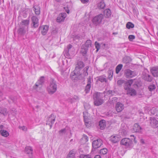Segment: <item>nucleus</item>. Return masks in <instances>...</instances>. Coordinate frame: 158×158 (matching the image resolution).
Instances as JSON below:
<instances>
[{"label":"nucleus","mask_w":158,"mask_h":158,"mask_svg":"<svg viewBox=\"0 0 158 158\" xmlns=\"http://www.w3.org/2000/svg\"><path fill=\"white\" fill-rule=\"evenodd\" d=\"M123 66V65L122 64H120L118 65L116 67L115 70L116 73L117 74H118L119 73L120 71L122 69Z\"/></svg>","instance_id":"f704fd0d"},{"label":"nucleus","mask_w":158,"mask_h":158,"mask_svg":"<svg viewBox=\"0 0 158 158\" xmlns=\"http://www.w3.org/2000/svg\"><path fill=\"white\" fill-rule=\"evenodd\" d=\"M0 133L2 136L4 137H7L9 135V133L6 130L2 129L0 131Z\"/></svg>","instance_id":"393cba45"},{"label":"nucleus","mask_w":158,"mask_h":158,"mask_svg":"<svg viewBox=\"0 0 158 158\" xmlns=\"http://www.w3.org/2000/svg\"><path fill=\"white\" fill-rule=\"evenodd\" d=\"M7 113L8 112L6 109L0 107V114L5 115L7 114Z\"/></svg>","instance_id":"2f4dec72"},{"label":"nucleus","mask_w":158,"mask_h":158,"mask_svg":"<svg viewBox=\"0 0 158 158\" xmlns=\"http://www.w3.org/2000/svg\"><path fill=\"white\" fill-rule=\"evenodd\" d=\"M121 129V133H123V135H125L127 134V130L125 129H123L122 128Z\"/></svg>","instance_id":"8fccbe9b"},{"label":"nucleus","mask_w":158,"mask_h":158,"mask_svg":"<svg viewBox=\"0 0 158 158\" xmlns=\"http://www.w3.org/2000/svg\"><path fill=\"white\" fill-rule=\"evenodd\" d=\"M104 15L105 17L109 18L111 16V14L110 10L108 9L105 10L104 11Z\"/></svg>","instance_id":"bb28decb"},{"label":"nucleus","mask_w":158,"mask_h":158,"mask_svg":"<svg viewBox=\"0 0 158 158\" xmlns=\"http://www.w3.org/2000/svg\"><path fill=\"white\" fill-rule=\"evenodd\" d=\"M79 99V97L75 95L71 99L73 102H75L78 101Z\"/></svg>","instance_id":"c03bdc74"},{"label":"nucleus","mask_w":158,"mask_h":158,"mask_svg":"<svg viewBox=\"0 0 158 158\" xmlns=\"http://www.w3.org/2000/svg\"><path fill=\"white\" fill-rule=\"evenodd\" d=\"M133 80L130 79L128 80L125 83L124 87V89L127 90V94L131 96H134L136 94V92L135 89L130 88L133 83Z\"/></svg>","instance_id":"f257e3e1"},{"label":"nucleus","mask_w":158,"mask_h":158,"mask_svg":"<svg viewBox=\"0 0 158 158\" xmlns=\"http://www.w3.org/2000/svg\"><path fill=\"white\" fill-rule=\"evenodd\" d=\"M131 136H133L134 137V136L133 135H131Z\"/></svg>","instance_id":"69168bd1"},{"label":"nucleus","mask_w":158,"mask_h":158,"mask_svg":"<svg viewBox=\"0 0 158 158\" xmlns=\"http://www.w3.org/2000/svg\"><path fill=\"white\" fill-rule=\"evenodd\" d=\"M112 92V91H108L107 92V94H111V93Z\"/></svg>","instance_id":"680f3d73"},{"label":"nucleus","mask_w":158,"mask_h":158,"mask_svg":"<svg viewBox=\"0 0 158 158\" xmlns=\"http://www.w3.org/2000/svg\"><path fill=\"white\" fill-rule=\"evenodd\" d=\"M79 75H81L80 72H78L77 70H76L75 69L74 71L71 73L70 75L71 78L72 79H74V78H75Z\"/></svg>","instance_id":"412c9836"},{"label":"nucleus","mask_w":158,"mask_h":158,"mask_svg":"<svg viewBox=\"0 0 158 158\" xmlns=\"http://www.w3.org/2000/svg\"><path fill=\"white\" fill-rule=\"evenodd\" d=\"M29 23V19L22 20L21 23V24L22 26H25V27H26L27 28H28Z\"/></svg>","instance_id":"c85d7f7f"},{"label":"nucleus","mask_w":158,"mask_h":158,"mask_svg":"<svg viewBox=\"0 0 158 158\" xmlns=\"http://www.w3.org/2000/svg\"><path fill=\"white\" fill-rule=\"evenodd\" d=\"M49 27L47 25H43L40 27V29L41 30L42 35H45L47 33Z\"/></svg>","instance_id":"2eb2a0df"},{"label":"nucleus","mask_w":158,"mask_h":158,"mask_svg":"<svg viewBox=\"0 0 158 158\" xmlns=\"http://www.w3.org/2000/svg\"><path fill=\"white\" fill-rule=\"evenodd\" d=\"M151 72L154 77H158V66L152 68L151 69Z\"/></svg>","instance_id":"f3484780"},{"label":"nucleus","mask_w":158,"mask_h":158,"mask_svg":"<svg viewBox=\"0 0 158 158\" xmlns=\"http://www.w3.org/2000/svg\"><path fill=\"white\" fill-rule=\"evenodd\" d=\"M75 152L73 150H71L67 156L66 158H74Z\"/></svg>","instance_id":"7c9ffc66"},{"label":"nucleus","mask_w":158,"mask_h":158,"mask_svg":"<svg viewBox=\"0 0 158 158\" xmlns=\"http://www.w3.org/2000/svg\"><path fill=\"white\" fill-rule=\"evenodd\" d=\"M57 86L56 81L54 79H52L48 86L47 90L49 94H52L55 93L57 90Z\"/></svg>","instance_id":"7ed1b4c3"},{"label":"nucleus","mask_w":158,"mask_h":158,"mask_svg":"<svg viewBox=\"0 0 158 158\" xmlns=\"http://www.w3.org/2000/svg\"><path fill=\"white\" fill-rule=\"evenodd\" d=\"M150 124L152 127L156 128L158 127V121L154 118H150Z\"/></svg>","instance_id":"9b49d317"},{"label":"nucleus","mask_w":158,"mask_h":158,"mask_svg":"<svg viewBox=\"0 0 158 158\" xmlns=\"http://www.w3.org/2000/svg\"><path fill=\"white\" fill-rule=\"evenodd\" d=\"M44 81V77H41L40 79L36 83L35 85L33 86V89L37 90H40L42 88Z\"/></svg>","instance_id":"20e7f679"},{"label":"nucleus","mask_w":158,"mask_h":158,"mask_svg":"<svg viewBox=\"0 0 158 158\" xmlns=\"http://www.w3.org/2000/svg\"><path fill=\"white\" fill-rule=\"evenodd\" d=\"M85 139L87 140V141H88L87 137V136H85Z\"/></svg>","instance_id":"e2e57ef3"},{"label":"nucleus","mask_w":158,"mask_h":158,"mask_svg":"<svg viewBox=\"0 0 158 158\" xmlns=\"http://www.w3.org/2000/svg\"><path fill=\"white\" fill-rule=\"evenodd\" d=\"M115 108L118 112H120L124 109V106L122 103L118 102L116 105Z\"/></svg>","instance_id":"a211bd4d"},{"label":"nucleus","mask_w":158,"mask_h":158,"mask_svg":"<svg viewBox=\"0 0 158 158\" xmlns=\"http://www.w3.org/2000/svg\"><path fill=\"white\" fill-rule=\"evenodd\" d=\"M108 73L109 74V75L108 77V78L109 80H111L113 77V70L111 69L109 70L108 71Z\"/></svg>","instance_id":"4c0bfd02"},{"label":"nucleus","mask_w":158,"mask_h":158,"mask_svg":"<svg viewBox=\"0 0 158 158\" xmlns=\"http://www.w3.org/2000/svg\"><path fill=\"white\" fill-rule=\"evenodd\" d=\"M135 36L133 35H130L128 36V39L130 41H132L133 40L135 39Z\"/></svg>","instance_id":"09e8293b"},{"label":"nucleus","mask_w":158,"mask_h":158,"mask_svg":"<svg viewBox=\"0 0 158 158\" xmlns=\"http://www.w3.org/2000/svg\"><path fill=\"white\" fill-rule=\"evenodd\" d=\"M66 128H65L59 131V134L60 135H63L66 132Z\"/></svg>","instance_id":"de8ad7c7"},{"label":"nucleus","mask_w":158,"mask_h":158,"mask_svg":"<svg viewBox=\"0 0 158 158\" xmlns=\"http://www.w3.org/2000/svg\"><path fill=\"white\" fill-rule=\"evenodd\" d=\"M117 98L116 97H114L112 98V103H114L115 102H116L117 100Z\"/></svg>","instance_id":"5fc2aeb1"},{"label":"nucleus","mask_w":158,"mask_h":158,"mask_svg":"<svg viewBox=\"0 0 158 158\" xmlns=\"http://www.w3.org/2000/svg\"><path fill=\"white\" fill-rule=\"evenodd\" d=\"M142 77L144 80L148 81L151 82L152 80V77L149 74L148 71L143 72Z\"/></svg>","instance_id":"1a4fd4ad"},{"label":"nucleus","mask_w":158,"mask_h":158,"mask_svg":"<svg viewBox=\"0 0 158 158\" xmlns=\"http://www.w3.org/2000/svg\"><path fill=\"white\" fill-rule=\"evenodd\" d=\"M148 88L150 91H152L155 89L156 87L155 85H149Z\"/></svg>","instance_id":"a18cd8bd"},{"label":"nucleus","mask_w":158,"mask_h":158,"mask_svg":"<svg viewBox=\"0 0 158 158\" xmlns=\"http://www.w3.org/2000/svg\"><path fill=\"white\" fill-rule=\"evenodd\" d=\"M123 81L121 80H119L118 81L117 84L118 85H121L123 83Z\"/></svg>","instance_id":"864d4df0"},{"label":"nucleus","mask_w":158,"mask_h":158,"mask_svg":"<svg viewBox=\"0 0 158 158\" xmlns=\"http://www.w3.org/2000/svg\"><path fill=\"white\" fill-rule=\"evenodd\" d=\"M4 98L3 97V94L0 91V101L3 100Z\"/></svg>","instance_id":"4d7b16f0"},{"label":"nucleus","mask_w":158,"mask_h":158,"mask_svg":"<svg viewBox=\"0 0 158 158\" xmlns=\"http://www.w3.org/2000/svg\"><path fill=\"white\" fill-rule=\"evenodd\" d=\"M4 126H3V125L0 124V129L2 130L4 128Z\"/></svg>","instance_id":"052dcab7"},{"label":"nucleus","mask_w":158,"mask_h":158,"mask_svg":"<svg viewBox=\"0 0 158 158\" xmlns=\"http://www.w3.org/2000/svg\"><path fill=\"white\" fill-rule=\"evenodd\" d=\"M9 98L14 103H16L17 99V98L16 97L11 96L9 97Z\"/></svg>","instance_id":"a19ab883"},{"label":"nucleus","mask_w":158,"mask_h":158,"mask_svg":"<svg viewBox=\"0 0 158 158\" xmlns=\"http://www.w3.org/2000/svg\"><path fill=\"white\" fill-rule=\"evenodd\" d=\"M55 118L56 116L53 114H52L48 118L46 124L49 125L50 129L52 128V125L55 121Z\"/></svg>","instance_id":"0eeeda50"},{"label":"nucleus","mask_w":158,"mask_h":158,"mask_svg":"<svg viewBox=\"0 0 158 158\" xmlns=\"http://www.w3.org/2000/svg\"><path fill=\"white\" fill-rule=\"evenodd\" d=\"M91 87V85L87 84L85 89V91L86 93H88Z\"/></svg>","instance_id":"49530a36"},{"label":"nucleus","mask_w":158,"mask_h":158,"mask_svg":"<svg viewBox=\"0 0 158 158\" xmlns=\"http://www.w3.org/2000/svg\"><path fill=\"white\" fill-rule=\"evenodd\" d=\"M26 31L27 29H26V28L22 26L20 27L19 29V33L20 35H23L26 32Z\"/></svg>","instance_id":"cd10ccee"},{"label":"nucleus","mask_w":158,"mask_h":158,"mask_svg":"<svg viewBox=\"0 0 158 158\" xmlns=\"http://www.w3.org/2000/svg\"><path fill=\"white\" fill-rule=\"evenodd\" d=\"M91 41L90 40H87L86 41L84 45H83L85 47L87 48L88 49V48L91 46Z\"/></svg>","instance_id":"c9c22d12"},{"label":"nucleus","mask_w":158,"mask_h":158,"mask_svg":"<svg viewBox=\"0 0 158 158\" xmlns=\"http://www.w3.org/2000/svg\"><path fill=\"white\" fill-rule=\"evenodd\" d=\"M83 117L84 119V121L85 122V124L87 127H89V126L88 125L89 123H88V116L89 115L88 113L86 111L83 112Z\"/></svg>","instance_id":"6ab92c4d"},{"label":"nucleus","mask_w":158,"mask_h":158,"mask_svg":"<svg viewBox=\"0 0 158 158\" xmlns=\"http://www.w3.org/2000/svg\"><path fill=\"white\" fill-rule=\"evenodd\" d=\"M33 149L31 147H26L25 148V152L27 154L30 155V158H32Z\"/></svg>","instance_id":"aec40b11"},{"label":"nucleus","mask_w":158,"mask_h":158,"mask_svg":"<svg viewBox=\"0 0 158 158\" xmlns=\"http://www.w3.org/2000/svg\"><path fill=\"white\" fill-rule=\"evenodd\" d=\"M124 75L127 78H131L136 76V74L134 71L129 69H127L124 71Z\"/></svg>","instance_id":"423d86ee"},{"label":"nucleus","mask_w":158,"mask_h":158,"mask_svg":"<svg viewBox=\"0 0 158 158\" xmlns=\"http://www.w3.org/2000/svg\"><path fill=\"white\" fill-rule=\"evenodd\" d=\"M107 152V150L106 148H104L101 149L100 151V153L102 155L106 154Z\"/></svg>","instance_id":"ea45409f"},{"label":"nucleus","mask_w":158,"mask_h":158,"mask_svg":"<svg viewBox=\"0 0 158 158\" xmlns=\"http://www.w3.org/2000/svg\"><path fill=\"white\" fill-rule=\"evenodd\" d=\"M105 96L104 94L96 92L94 94V104L96 106H99L102 104L104 101L103 98Z\"/></svg>","instance_id":"f03ea898"},{"label":"nucleus","mask_w":158,"mask_h":158,"mask_svg":"<svg viewBox=\"0 0 158 158\" xmlns=\"http://www.w3.org/2000/svg\"><path fill=\"white\" fill-rule=\"evenodd\" d=\"M95 48H96V51L98 52L99 49L100 48V45L97 42V41L95 42Z\"/></svg>","instance_id":"37998d69"},{"label":"nucleus","mask_w":158,"mask_h":158,"mask_svg":"<svg viewBox=\"0 0 158 158\" xmlns=\"http://www.w3.org/2000/svg\"><path fill=\"white\" fill-rule=\"evenodd\" d=\"M89 68L88 66L86 67L83 70V76L84 77L85 76H87L88 74L87 73V70Z\"/></svg>","instance_id":"58836bf2"},{"label":"nucleus","mask_w":158,"mask_h":158,"mask_svg":"<svg viewBox=\"0 0 158 158\" xmlns=\"http://www.w3.org/2000/svg\"><path fill=\"white\" fill-rule=\"evenodd\" d=\"M72 47V45L69 44L67 46V48L68 49V52H66L65 53V56L66 57H69V58H71V56H73L71 54H70L69 52V49H71Z\"/></svg>","instance_id":"b1692460"},{"label":"nucleus","mask_w":158,"mask_h":158,"mask_svg":"<svg viewBox=\"0 0 158 158\" xmlns=\"http://www.w3.org/2000/svg\"><path fill=\"white\" fill-rule=\"evenodd\" d=\"M102 144V142L100 139L94 140L92 143L93 147L95 149L99 148Z\"/></svg>","instance_id":"6e6552de"},{"label":"nucleus","mask_w":158,"mask_h":158,"mask_svg":"<svg viewBox=\"0 0 158 158\" xmlns=\"http://www.w3.org/2000/svg\"><path fill=\"white\" fill-rule=\"evenodd\" d=\"M94 158H101V157L100 155H97L95 156Z\"/></svg>","instance_id":"bf43d9fd"},{"label":"nucleus","mask_w":158,"mask_h":158,"mask_svg":"<svg viewBox=\"0 0 158 158\" xmlns=\"http://www.w3.org/2000/svg\"><path fill=\"white\" fill-rule=\"evenodd\" d=\"M103 18V16L102 14H99L93 18L92 22L94 24L97 26L102 23Z\"/></svg>","instance_id":"39448f33"},{"label":"nucleus","mask_w":158,"mask_h":158,"mask_svg":"<svg viewBox=\"0 0 158 158\" xmlns=\"http://www.w3.org/2000/svg\"><path fill=\"white\" fill-rule=\"evenodd\" d=\"M66 17V14L65 13H62L60 14L56 19V21L57 22H60L64 21L65 18Z\"/></svg>","instance_id":"f8f14e48"},{"label":"nucleus","mask_w":158,"mask_h":158,"mask_svg":"<svg viewBox=\"0 0 158 158\" xmlns=\"http://www.w3.org/2000/svg\"><path fill=\"white\" fill-rule=\"evenodd\" d=\"M80 158H92L91 155H81L80 156Z\"/></svg>","instance_id":"79ce46f5"},{"label":"nucleus","mask_w":158,"mask_h":158,"mask_svg":"<svg viewBox=\"0 0 158 158\" xmlns=\"http://www.w3.org/2000/svg\"><path fill=\"white\" fill-rule=\"evenodd\" d=\"M134 86H137V85H136V84H135V85H133Z\"/></svg>","instance_id":"0e129e2a"},{"label":"nucleus","mask_w":158,"mask_h":158,"mask_svg":"<svg viewBox=\"0 0 158 158\" xmlns=\"http://www.w3.org/2000/svg\"><path fill=\"white\" fill-rule=\"evenodd\" d=\"M32 23L33 24V27L34 28H36L39 26L38 19L35 16H32L31 18Z\"/></svg>","instance_id":"ddd939ff"},{"label":"nucleus","mask_w":158,"mask_h":158,"mask_svg":"<svg viewBox=\"0 0 158 158\" xmlns=\"http://www.w3.org/2000/svg\"><path fill=\"white\" fill-rule=\"evenodd\" d=\"M84 66V64L83 62L81 61H78L77 64H76L75 67V70H77L78 72H80L81 69Z\"/></svg>","instance_id":"dca6fc26"},{"label":"nucleus","mask_w":158,"mask_h":158,"mask_svg":"<svg viewBox=\"0 0 158 158\" xmlns=\"http://www.w3.org/2000/svg\"><path fill=\"white\" fill-rule=\"evenodd\" d=\"M99 126L100 129L101 130L103 129L106 126L105 121L104 120H102L100 121Z\"/></svg>","instance_id":"c756f323"},{"label":"nucleus","mask_w":158,"mask_h":158,"mask_svg":"<svg viewBox=\"0 0 158 158\" xmlns=\"http://www.w3.org/2000/svg\"><path fill=\"white\" fill-rule=\"evenodd\" d=\"M92 80V79L90 77H89L88 78V81H87V84L91 85Z\"/></svg>","instance_id":"3c124183"},{"label":"nucleus","mask_w":158,"mask_h":158,"mask_svg":"<svg viewBox=\"0 0 158 158\" xmlns=\"http://www.w3.org/2000/svg\"><path fill=\"white\" fill-rule=\"evenodd\" d=\"M19 129L24 131H26L27 130V128L24 126L19 127Z\"/></svg>","instance_id":"603ef678"},{"label":"nucleus","mask_w":158,"mask_h":158,"mask_svg":"<svg viewBox=\"0 0 158 158\" xmlns=\"http://www.w3.org/2000/svg\"><path fill=\"white\" fill-rule=\"evenodd\" d=\"M110 140L113 143H116L119 142L120 139L118 135H113L110 137Z\"/></svg>","instance_id":"4468645a"},{"label":"nucleus","mask_w":158,"mask_h":158,"mask_svg":"<svg viewBox=\"0 0 158 158\" xmlns=\"http://www.w3.org/2000/svg\"><path fill=\"white\" fill-rule=\"evenodd\" d=\"M141 129V127L137 123H135L134 124L133 126V131H134V132H140Z\"/></svg>","instance_id":"4be33fe9"},{"label":"nucleus","mask_w":158,"mask_h":158,"mask_svg":"<svg viewBox=\"0 0 158 158\" xmlns=\"http://www.w3.org/2000/svg\"><path fill=\"white\" fill-rule=\"evenodd\" d=\"M97 78V80L100 81V82H107V81L106 78V77L104 75L99 76Z\"/></svg>","instance_id":"a878e982"},{"label":"nucleus","mask_w":158,"mask_h":158,"mask_svg":"<svg viewBox=\"0 0 158 158\" xmlns=\"http://www.w3.org/2000/svg\"><path fill=\"white\" fill-rule=\"evenodd\" d=\"M33 10L35 12V14L39 15L40 14V7L38 5H35L33 7Z\"/></svg>","instance_id":"5701e85b"},{"label":"nucleus","mask_w":158,"mask_h":158,"mask_svg":"<svg viewBox=\"0 0 158 158\" xmlns=\"http://www.w3.org/2000/svg\"><path fill=\"white\" fill-rule=\"evenodd\" d=\"M64 9L68 14L69 13V8L68 7H64Z\"/></svg>","instance_id":"6e6d98bb"},{"label":"nucleus","mask_w":158,"mask_h":158,"mask_svg":"<svg viewBox=\"0 0 158 158\" xmlns=\"http://www.w3.org/2000/svg\"><path fill=\"white\" fill-rule=\"evenodd\" d=\"M88 49L85 47L84 45H82L81 49V52L82 53V54L84 55V54H85L87 51Z\"/></svg>","instance_id":"72a5a7b5"},{"label":"nucleus","mask_w":158,"mask_h":158,"mask_svg":"<svg viewBox=\"0 0 158 158\" xmlns=\"http://www.w3.org/2000/svg\"><path fill=\"white\" fill-rule=\"evenodd\" d=\"M134 27V24L130 22H128L126 24V27L129 29L133 28Z\"/></svg>","instance_id":"e433bc0d"},{"label":"nucleus","mask_w":158,"mask_h":158,"mask_svg":"<svg viewBox=\"0 0 158 158\" xmlns=\"http://www.w3.org/2000/svg\"><path fill=\"white\" fill-rule=\"evenodd\" d=\"M98 6L100 9H103L105 6V4L104 1L102 0L98 3Z\"/></svg>","instance_id":"473e14b6"},{"label":"nucleus","mask_w":158,"mask_h":158,"mask_svg":"<svg viewBox=\"0 0 158 158\" xmlns=\"http://www.w3.org/2000/svg\"><path fill=\"white\" fill-rule=\"evenodd\" d=\"M81 2L83 3H86L89 2V0H81Z\"/></svg>","instance_id":"13d9d810"},{"label":"nucleus","mask_w":158,"mask_h":158,"mask_svg":"<svg viewBox=\"0 0 158 158\" xmlns=\"http://www.w3.org/2000/svg\"><path fill=\"white\" fill-rule=\"evenodd\" d=\"M132 143V141L129 139L125 138L123 139L120 142V144L125 145L128 147L131 146Z\"/></svg>","instance_id":"9d476101"}]
</instances>
